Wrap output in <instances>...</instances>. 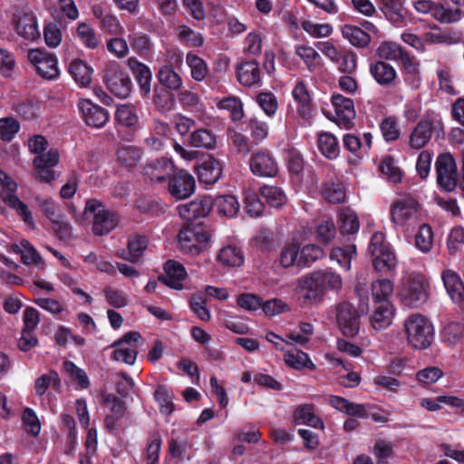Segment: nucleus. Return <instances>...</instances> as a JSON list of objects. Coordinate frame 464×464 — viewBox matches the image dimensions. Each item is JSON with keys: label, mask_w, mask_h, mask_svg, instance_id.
<instances>
[{"label": "nucleus", "mask_w": 464, "mask_h": 464, "mask_svg": "<svg viewBox=\"0 0 464 464\" xmlns=\"http://www.w3.org/2000/svg\"><path fill=\"white\" fill-rule=\"evenodd\" d=\"M343 279L331 269H322L297 279L298 302L303 307L319 304L328 291L338 292Z\"/></svg>", "instance_id": "f257e3e1"}, {"label": "nucleus", "mask_w": 464, "mask_h": 464, "mask_svg": "<svg viewBox=\"0 0 464 464\" xmlns=\"http://www.w3.org/2000/svg\"><path fill=\"white\" fill-rule=\"evenodd\" d=\"M324 256L323 248L315 244L302 246L297 240L285 243L279 254V263L284 268L297 267L303 269L310 266Z\"/></svg>", "instance_id": "f03ea898"}, {"label": "nucleus", "mask_w": 464, "mask_h": 464, "mask_svg": "<svg viewBox=\"0 0 464 464\" xmlns=\"http://www.w3.org/2000/svg\"><path fill=\"white\" fill-rule=\"evenodd\" d=\"M407 342L415 349H426L433 342L434 327L424 315L415 313L409 315L403 324Z\"/></svg>", "instance_id": "7ed1b4c3"}, {"label": "nucleus", "mask_w": 464, "mask_h": 464, "mask_svg": "<svg viewBox=\"0 0 464 464\" xmlns=\"http://www.w3.org/2000/svg\"><path fill=\"white\" fill-rule=\"evenodd\" d=\"M86 218L92 223V231L97 236H103L110 233L120 224V217L97 199H90L86 202L84 208Z\"/></svg>", "instance_id": "20e7f679"}, {"label": "nucleus", "mask_w": 464, "mask_h": 464, "mask_svg": "<svg viewBox=\"0 0 464 464\" xmlns=\"http://www.w3.org/2000/svg\"><path fill=\"white\" fill-rule=\"evenodd\" d=\"M400 297L405 306L418 308L429 298V283L420 274H411L401 283Z\"/></svg>", "instance_id": "39448f33"}, {"label": "nucleus", "mask_w": 464, "mask_h": 464, "mask_svg": "<svg viewBox=\"0 0 464 464\" xmlns=\"http://www.w3.org/2000/svg\"><path fill=\"white\" fill-rule=\"evenodd\" d=\"M368 251L372 257L376 271L386 274L395 269L397 265L395 255L382 232L378 231L372 235Z\"/></svg>", "instance_id": "423d86ee"}, {"label": "nucleus", "mask_w": 464, "mask_h": 464, "mask_svg": "<svg viewBox=\"0 0 464 464\" xmlns=\"http://www.w3.org/2000/svg\"><path fill=\"white\" fill-rule=\"evenodd\" d=\"M210 238V231L201 224L186 227L178 235L179 249L192 256L207 249Z\"/></svg>", "instance_id": "0eeeda50"}, {"label": "nucleus", "mask_w": 464, "mask_h": 464, "mask_svg": "<svg viewBox=\"0 0 464 464\" xmlns=\"http://www.w3.org/2000/svg\"><path fill=\"white\" fill-rule=\"evenodd\" d=\"M392 222L399 227L409 230L419 218V203L411 196L396 198L390 207Z\"/></svg>", "instance_id": "6e6552de"}, {"label": "nucleus", "mask_w": 464, "mask_h": 464, "mask_svg": "<svg viewBox=\"0 0 464 464\" xmlns=\"http://www.w3.org/2000/svg\"><path fill=\"white\" fill-rule=\"evenodd\" d=\"M0 183L2 185L0 194L3 200L11 208H14L16 211L17 215L30 228L34 229L35 224L32 212L29 210L28 206L21 201L16 196L17 184L12 178H10L5 171L1 169Z\"/></svg>", "instance_id": "1a4fd4ad"}, {"label": "nucleus", "mask_w": 464, "mask_h": 464, "mask_svg": "<svg viewBox=\"0 0 464 464\" xmlns=\"http://www.w3.org/2000/svg\"><path fill=\"white\" fill-rule=\"evenodd\" d=\"M104 82L110 92L119 98L125 99L131 92L132 82L130 76L116 63L106 66Z\"/></svg>", "instance_id": "9d476101"}, {"label": "nucleus", "mask_w": 464, "mask_h": 464, "mask_svg": "<svg viewBox=\"0 0 464 464\" xmlns=\"http://www.w3.org/2000/svg\"><path fill=\"white\" fill-rule=\"evenodd\" d=\"M27 57L42 78L53 81L59 77L58 59L54 53L41 49H31Z\"/></svg>", "instance_id": "9b49d317"}, {"label": "nucleus", "mask_w": 464, "mask_h": 464, "mask_svg": "<svg viewBox=\"0 0 464 464\" xmlns=\"http://www.w3.org/2000/svg\"><path fill=\"white\" fill-rule=\"evenodd\" d=\"M140 341L141 336L138 332L125 334L112 344L114 348L111 356L112 359L129 365H133L137 359L139 343Z\"/></svg>", "instance_id": "f8f14e48"}, {"label": "nucleus", "mask_w": 464, "mask_h": 464, "mask_svg": "<svg viewBox=\"0 0 464 464\" xmlns=\"http://www.w3.org/2000/svg\"><path fill=\"white\" fill-rule=\"evenodd\" d=\"M59 160L60 153L55 148H50L45 154L35 156L33 160L35 178L44 183H51L58 179L60 173L53 168L59 163Z\"/></svg>", "instance_id": "ddd939ff"}, {"label": "nucleus", "mask_w": 464, "mask_h": 464, "mask_svg": "<svg viewBox=\"0 0 464 464\" xmlns=\"http://www.w3.org/2000/svg\"><path fill=\"white\" fill-rule=\"evenodd\" d=\"M437 181L445 191H452L458 185L457 166L454 158L450 153L438 156L435 162Z\"/></svg>", "instance_id": "4468645a"}, {"label": "nucleus", "mask_w": 464, "mask_h": 464, "mask_svg": "<svg viewBox=\"0 0 464 464\" xmlns=\"http://www.w3.org/2000/svg\"><path fill=\"white\" fill-rule=\"evenodd\" d=\"M174 164L166 158L148 162L142 168L144 180L150 184L163 185L169 180L174 173Z\"/></svg>", "instance_id": "2eb2a0df"}, {"label": "nucleus", "mask_w": 464, "mask_h": 464, "mask_svg": "<svg viewBox=\"0 0 464 464\" xmlns=\"http://www.w3.org/2000/svg\"><path fill=\"white\" fill-rule=\"evenodd\" d=\"M196 188L194 177L184 171H174L168 181V191L176 199L181 200L190 197Z\"/></svg>", "instance_id": "dca6fc26"}, {"label": "nucleus", "mask_w": 464, "mask_h": 464, "mask_svg": "<svg viewBox=\"0 0 464 464\" xmlns=\"http://www.w3.org/2000/svg\"><path fill=\"white\" fill-rule=\"evenodd\" d=\"M336 317L340 330L346 336H355L360 329L359 314L355 307L343 302L336 307Z\"/></svg>", "instance_id": "f3484780"}, {"label": "nucleus", "mask_w": 464, "mask_h": 464, "mask_svg": "<svg viewBox=\"0 0 464 464\" xmlns=\"http://www.w3.org/2000/svg\"><path fill=\"white\" fill-rule=\"evenodd\" d=\"M78 107L82 114L85 123L88 126L100 129L102 128L109 121L110 115L108 111L97 104H94L90 100H80Z\"/></svg>", "instance_id": "a211bd4d"}, {"label": "nucleus", "mask_w": 464, "mask_h": 464, "mask_svg": "<svg viewBox=\"0 0 464 464\" xmlns=\"http://www.w3.org/2000/svg\"><path fill=\"white\" fill-rule=\"evenodd\" d=\"M292 95L297 103L296 111L300 118V124L306 125L313 118L311 97L304 81H298L295 85Z\"/></svg>", "instance_id": "6ab92c4d"}, {"label": "nucleus", "mask_w": 464, "mask_h": 464, "mask_svg": "<svg viewBox=\"0 0 464 464\" xmlns=\"http://www.w3.org/2000/svg\"><path fill=\"white\" fill-rule=\"evenodd\" d=\"M332 104L334 108V121L340 127L348 129L352 126L355 118V110L353 102L341 94H335L332 97Z\"/></svg>", "instance_id": "aec40b11"}, {"label": "nucleus", "mask_w": 464, "mask_h": 464, "mask_svg": "<svg viewBox=\"0 0 464 464\" xmlns=\"http://www.w3.org/2000/svg\"><path fill=\"white\" fill-rule=\"evenodd\" d=\"M249 165L253 174L259 177H274L278 170L273 156L265 150L255 152L251 156Z\"/></svg>", "instance_id": "412c9836"}, {"label": "nucleus", "mask_w": 464, "mask_h": 464, "mask_svg": "<svg viewBox=\"0 0 464 464\" xmlns=\"http://www.w3.org/2000/svg\"><path fill=\"white\" fill-rule=\"evenodd\" d=\"M213 208V198L203 197L178 207L179 216L187 220L206 217Z\"/></svg>", "instance_id": "4be33fe9"}, {"label": "nucleus", "mask_w": 464, "mask_h": 464, "mask_svg": "<svg viewBox=\"0 0 464 464\" xmlns=\"http://www.w3.org/2000/svg\"><path fill=\"white\" fill-rule=\"evenodd\" d=\"M128 66L135 76L140 95L143 97L149 96L151 91L152 79L150 68L133 57L128 60Z\"/></svg>", "instance_id": "5701e85b"}, {"label": "nucleus", "mask_w": 464, "mask_h": 464, "mask_svg": "<svg viewBox=\"0 0 464 464\" xmlns=\"http://www.w3.org/2000/svg\"><path fill=\"white\" fill-rule=\"evenodd\" d=\"M293 421L295 425H307L314 429H324L323 420L315 413L313 404L298 405L293 413Z\"/></svg>", "instance_id": "b1692460"}, {"label": "nucleus", "mask_w": 464, "mask_h": 464, "mask_svg": "<svg viewBox=\"0 0 464 464\" xmlns=\"http://www.w3.org/2000/svg\"><path fill=\"white\" fill-rule=\"evenodd\" d=\"M165 275L160 276L159 280L167 286L180 290L183 288L182 281L187 276L184 266L179 262L169 260L164 266Z\"/></svg>", "instance_id": "393cba45"}, {"label": "nucleus", "mask_w": 464, "mask_h": 464, "mask_svg": "<svg viewBox=\"0 0 464 464\" xmlns=\"http://www.w3.org/2000/svg\"><path fill=\"white\" fill-rule=\"evenodd\" d=\"M394 316V307L391 302L376 303L370 317L375 330H382L391 325Z\"/></svg>", "instance_id": "a878e982"}, {"label": "nucleus", "mask_w": 464, "mask_h": 464, "mask_svg": "<svg viewBox=\"0 0 464 464\" xmlns=\"http://www.w3.org/2000/svg\"><path fill=\"white\" fill-rule=\"evenodd\" d=\"M15 31L28 41H34L40 37L36 18L31 13H21L17 15Z\"/></svg>", "instance_id": "bb28decb"}, {"label": "nucleus", "mask_w": 464, "mask_h": 464, "mask_svg": "<svg viewBox=\"0 0 464 464\" xmlns=\"http://www.w3.org/2000/svg\"><path fill=\"white\" fill-rule=\"evenodd\" d=\"M432 123L428 120H421L411 132L408 146L411 150L422 149L431 139Z\"/></svg>", "instance_id": "cd10ccee"}, {"label": "nucleus", "mask_w": 464, "mask_h": 464, "mask_svg": "<svg viewBox=\"0 0 464 464\" xmlns=\"http://www.w3.org/2000/svg\"><path fill=\"white\" fill-rule=\"evenodd\" d=\"M441 279L452 301L462 302L464 300V285L459 276L451 269H445L441 272Z\"/></svg>", "instance_id": "c85d7f7f"}, {"label": "nucleus", "mask_w": 464, "mask_h": 464, "mask_svg": "<svg viewBox=\"0 0 464 464\" xmlns=\"http://www.w3.org/2000/svg\"><path fill=\"white\" fill-rule=\"evenodd\" d=\"M425 40L434 44H455L461 41V33L458 30H443L438 25L431 27L430 31L425 34Z\"/></svg>", "instance_id": "c756f323"}, {"label": "nucleus", "mask_w": 464, "mask_h": 464, "mask_svg": "<svg viewBox=\"0 0 464 464\" xmlns=\"http://www.w3.org/2000/svg\"><path fill=\"white\" fill-rule=\"evenodd\" d=\"M237 72L238 82L244 86L251 87L261 81L259 66L255 61L241 63Z\"/></svg>", "instance_id": "7c9ffc66"}, {"label": "nucleus", "mask_w": 464, "mask_h": 464, "mask_svg": "<svg viewBox=\"0 0 464 464\" xmlns=\"http://www.w3.org/2000/svg\"><path fill=\"white\" fill-rule=\"evenodd\" d=\"M370 73L380 85L392 84L397 76L394 67L382 61L372 63Z\"/></svg>", "instance_id": "2f4dec72"}, {"label": "nucleus", "mask_w": 464, "mask_h": 464, "mask_svg": "<svg viewBox=\"0 0 464 464\" xmlns=\"http://www.w3.org/2000/svg\"><path fill=\"white\" fill-rule=\"evenodd\" d=\"M222 174V167L218 160L209 157L198 168V179L206 184H212L218 181Z\"/></svg>", "instance_id": "473e14b6"}, {"label": "nucleus", "mask_w": 464, "mask_h": 464, "mask_svg": "<svg viewBox=\"0 0 464 464\" xmlns=\"http://www.w3.org/2000/svg\"><path fill=\"white\" fill-rule=\"evenodd\" d=\"M12 249L14 253L22 256V260L25 265H34L39 269H44V259L29 241L22 240L20 245H13Z\"/></svg>", "instance_id": "72a5a7b5"}, {"label": "nucleus", "mask_w": 464, "mask_h": 464, "mask_svg": "<svg viewBox=\"0 0 464 464\" xmlns=\"http://www.w3.org/2000/svg\"><path fill=\"white\" fill-rule=\"evenodd\" d=\"M330 405L347 415L357 418H367L364 404L354 403L340 396H332L329 400Z\"/></svg>", "instance_id": "f704fd0d"}, {"label": "nucleus", "mask_w": 464, "mask_h": 464, "mask_svg": "<svg viewBox=\"0 0 464 464\" xmlns=\"http://www.w3.org/2000/svg\"><path fill=\"white\" fill-rule=\"evenodd\" d=\"M317 147L321 153L329 160H335L340 154V146L336 137L327 131L318 134Z\"/></svg>", "instance_id": "c9c22d12"}, {"label": "nucleus", "mask_w": 464, "mask_h": 464, "mask_svg": "<svg viewBox=\"0 0 464 464\" xmlns=\"http://www.w3.org/2000/svg\"><path fill=\"white\" fill-rule=\"evenodd\" d=\"M217 259L224 266H240L244 263V255L238 246L227 245L219 250Z\"/></svg>", "instance_id": "e433bc0d"}, {"label": "nucleus", "mask_w": 464, "mask_h": 464, "mask_svg": "<svg viewBox=\"0 0 464 464\" xmlns=\"http://www.w3.org/2000/svg\"><path fill=\"white\" fill-rule=\"evenodd\" d=\"M213 208H216L218 213L221 216L233 218L240 208L237 198L233 195H220L213 199Z\"/></svg>", "instance_id": "4c0bfd02"}, {"label": "nucleus", "mask_w": 464, "mask_h": 464, "mask_svg": "<svg viewBox=\"0 0 464 464\" xmlns=\"http://www.w3.org/2000/svg\"><path fill=\"white\" fill-rule=\"evenodd\" d=\"M117 160L122 166L131 169L140 161L143 151L132 145H123L117 150Z\"/></svg>", "instance_id": "58836bf2"}, {"label": "nucleus", "mask_w": 464, "mask_h": 464, "mask_svg": "<svg viewBox=\"0 0 464 464\" xmlns=\"http://www.w3.org/2000/svg\"><path fill=\"white\" fill-rule=\"evenodd\" d=\"M76 37L87 49L94 50L98 48L101 44L94 28L85 22L78 24L76 28Z\"/></svg>", "instance_id": "ea45409f"}, {"label": "nucleus", "mask_w": 464, "mask_h": 464, "mask_svg": "<svg viewBox=\"0 0 464 464\" xmlns=\"http://www.w3.org/2000/svg\"><path fill=\"white\" fill-rule=\"evenodd\" d=\"M381 11L392 23H401L405 18V8L401 0H380Z\"/></svg>", "instance_id": "a19ab883"}, {"label": "nucleus", "mask_w": 464, "mask_h": 464, "mask_svg": "<svg viewBox=\"0 0 464 464\" xmlns=\"http://www.w3.org/2000/svg\"><path fill=\"white\" fill-rule=\"evenodd\" d=\"M343 36L349 41L351 44L358 48L366 47L370 41V35L358 26L344 24L342 27Z\"/></svg>", "instance_id": "79ce46f5"}, {"label": "nucleus", "mask_w": 464, "mask_h": 464, "mask_svg": "<svg viewBox=\"0 0 464 464\" xmlns=\"http://www.w3.org/2000/svg\"><path fill=\"white\" fill-rule=\"evenodd\" d=\"M70 73L74 81L82 87L88 86L92 82V69L82 60H73L69 67Z\"/></svg>", "instance_id": "37998d69"}, {"label": "nucleus", "mask_w": 464, "mask_h": 464, "mask_svg": "<svg viewBox=\"0 0 464 464\" xmlns=\"http://www.w3.org/2000/svg\"><path fill=\"white\" fill-rule=\"evenodd\" d=\"M285 362L289 367L295 370H303L304 368L315 369V365L310 360L308 354L300 350L286 351Z\"/></svg>", "instance_id": "c03bdc74"}, {"label": "nucleus", "mask_w": 464, "mask_h": 464, "mask_svg": "<svg viewBox=\"0 0 464 464\" xmlns=\"http://www.w3.org/2000/svg\"><path fill=\"white\" fill-rule=\"evenodd\" d=\"M116 121L124 127H133L139 121V116L134 105L124 103L117 107L115 111Z\"/></svg>", "instance_id": "a18cd8bd"}, {"label": "nucleus", "mask_w": 464, "mask_h": 464, "mask_svg": "<svg viewBox=\"0 0 464 464\" xmlns=\"http://www.w3.org/2000/svg\"><path fill=\"white\" fill-rule=\"evenodd\" d=\"M401 64L405 70V81L412 89H419L420 86L419 63L409 54L408 56H404V60L401 62Z\"/></svg>", "instance_id": "49530a36"}, {"label": "nucleus", "mask_w": 464, "mask_h": 464, "mask_svg": "<svg viewBox=\"0 0 464 464\" xmlns=\"http://www.w3.org/2000/svg\"><path fill=\"white\" fill-rule=\"evenodd\" d=\"M160 82L172 91H177L182 86L181 76L174 71L170 65H163L158 72Z\"/></svg>", "instance_id": "de8ad7c7"}, {"label": "nucleus", "mask_w": 464, "mask_h": 464, "mask_svg": "<svg viewBox=\"0 0 464 464\" xmlns=\"http://www.w3.org/2000/svg\"><path fill=\"white\" fill-rule=\"evenodd\" d=\"M433 17L443 24L456 23L464 17V10L439 5L433 11Z\"/></svg>", "instance_id": "09e8293b"}, {"label": "nucleus", "mask_w": 464, "mask_h": 464, "mask_svg": "<svg viewBox=\"0 0 464 464\" xmlns=\"http://www.w3.org/2000/svg\"><path fill=\"white\" fill-rule=\"evenodd\" d=\"M379 57L390 61L402 62L404 56H408L409 53L403 51V49L396 43L384 42L377 49Z\"/></svg>", "instance_id": "8fccbe9b"}, {"label": "nucleus", "mask_w": 464, "mask_h": 464, "mask_svg": "<svg viewBox=\"0 0 464 464\" xmlns=\"http://www.w3.org/2000/svg\"><path fill=\"white\" fill-rule=\"evenodd\" d=\"M186 63L190 68L191 77L197 81H203L208 73L207 63L199 56L188 53L186 57Z\"/></svg>", "instance_id": "3c124183"}, {"label": "nucleus", "mask_w": 464, "mask_h": 464, "mask_svg": "<svg viewBox=\"0 0 464 464\" xmlns=\"http://www.w3.org/2000/svg\"><path fill=\"white\" fill-rule=\"evenodd\" d=\"M190 144L196 148L214 149L217 143L216 136L207 129H198L190 135Z\"/></svg>", "instance_id": "603ef678"}, {"label": "nucleus", "mask_w": 464, "mask_h": 464, "mask_svg": "<svg viewBox=\"0 0 464 464\" xmlns=\"http://www.w3.org/2000/svg\"><path fill=\"white\" fill-rule=\"evenodd\" d=\"M260 193L267 204L273 208H278L286 202V196L282 188L276 186H264Z\"/></svg>", "instance_id": "864d4df0"}, {"label": "nucleus", "mask_w": 464, "mask_h": 464, "mask_svg": "<svg viewBox=\"0 0 464 464\" xmlns=\"http://www.w3.org/2000/svg\"><path fill=\"white\" fill-rule=\"evenodd\" d=\"M393 292V285L388 279H379L372 284V295L374 304L390 302L389 297Z\"/></svg>", "instance_id": "5fc2aeb1"}, {"label": "nucleus", "mask_w": 464, "mask_h": 464, "mask_svg": "<svg viewBox=\"0 0 464 464\" xmlns=\"http://www.w3.org/2000/svg\"><path fill=\"white\" fill-rule=\"evenodd\" d=\"M63 369L68 377L74 382L79 388L87 389L89 387L90 381L84 370L79 368L75 363L70 361L63 362Z\"/></svg>", "instance_id": "6e6d98bb"}, {"label": "nucleus", "mask_w": 464, "mask_h": 464, "mask_svg": "<svg viewBox=\"0 0 464 464\" xmlns=\"http://www.w3.org/2000/svg\"><path fill=\"white\" fill-rule=\"evenodd\" d=\"M380 130L387 142L397 140L401 136L398 119L393 116L384 118L380 123Z\"/></svg>", "instance_id": "4d7b16f0"}, {"label": "nucleus", "mask_w": 464, "mask_h": 464, "mask_svg": "<svg viewBox=\"0 0 464 464\" xmlns=\"http://www.w3.org/2000/svg\"><path fill=\"white\" fill-rule=\"evenodd\" d=\"M256 102L267 117L272 118L276 115L278 109V102L274 93L271 92H262L256 95Z\"/></svg>", "instance_id": "13d9d810"}, {"label": "nucleus", "mask_w": 464, "mask_h": 464, "mask_svg": "<svg viewBox=\"0 0 464 464\" xmlns=\"http://www.w3.org/2000/svg\"><path fill=\"white\" fill-rule=\"evenodd\" d=\"M168 126L160 123L156 127L157 133H151L149 137L144 140L146 148L151 151H159L163 150L166 137L164 132L167 130Z\"/></svg>", "instance_id": "bf43d9fd"}, {"label": "nucleus", "mask_w": 464, "mask_h": 464, "mask_svg": "<svg viewBox=\"0 0 464 464\" xmlns=\"http://www.w3.org/2000/svg\"><path fill=\"white\" fill-rule=\"evenodd\" d=\"M218 108L229 111L233 121H240L244 117L243 104L237 97L224 98L219 102Z\"/></svg>", "instance_id": "052dcab7"}, {"label": "nucleus", "mask_w": 464, "mask_h": 464, "mask_svg": "<svg viewBox=\"0 0 464 464\" xmlns=\"http://www.w3.org/2000/svg\"><path fill=\"white\" fill-rule=\"evenodd\" d=\"M323 196L328 202L338 204L344 201L346 193L341 183H326L323 188Z\"/></svg>", "instance_id": "680f3d73"}, {"label": "nucleus", "mask_w": 464, "mask_h": 464, "mask_svg": "<svg viewBox=\"0 0 464 464\" xmlns=\"http://www.w3.org/2000/svg\"><path fill=\"white\" fill-rule=\"evenodd\" d=\"M343 233L354 234L358 231L360 223L356 214L351 209H344L339 215Z\"/></svg>", "instance_id": "e2e57ef3"}, {"label": "nucleus", "mask_w": 464, "mask_h": 464, "mask_svg": "<svg viewBox=\"0 0 464 464\" xmlns=\"http://www.w3.org/2000/svg\"><path fill=\"white\" fill-rule=\"evenodd\" d=\"M295 53L306 63L310 71L321 64L320 54L311 46H297Z\"/></svg>", "instance_id": "0e129e2a"}, {"label": "nucleus", "mask_w": 464, "mask_h": 464, "mask_svg": "<svg viewBox=\"0 0 464 464\" xmlns=\"http://www.w3.org/2000/svg\"><path fill=\"white\" fill-rule=\"evenodd\" d=\"M353 254H355L354 246H348L345 248L334 247L331 251L330 258L336 260L342 267L349 270L351 268V260Z\"/></svg>", "instance_id": "69168bd1"}, {"label": "nucleus", "mask_w": 464, "mask_h": 464, "mask_svg": "<svg viewBox=\"0 0 464 464\" xmlns=\"http://www.w3.org/2000/svg\"><path fill=\"white\" fill-rule=\"evenodd\" d=\"M148 240L145 237L136 235L129 239L128 249L131 262H136L147 248Z\"/></svg>", "instance_id": "338daca9"}, {"label": "nucleus", "mask_w": 464, "mask_h": 464, "mask_svg": "<svg viewBox=\"0 0 464 464\" xmlns=\"http://www.w3.org/2000/svg\"><path fill=\"white\" fill-rule=\"evenodd\" d=\"M302 28L312 37H327L333 33V27L329 24H317L310 20L302 23Z\"/></svg>", "instance_id": "774afa93"}]
</instances>
